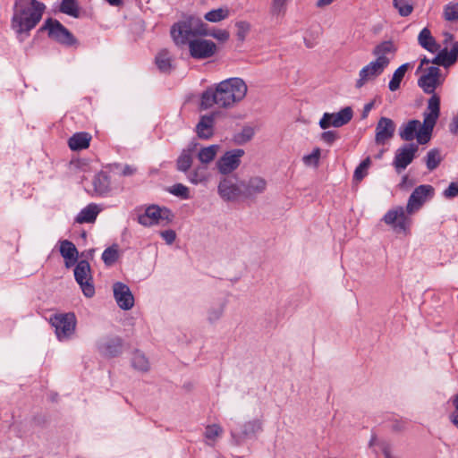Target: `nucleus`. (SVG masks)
<instances>
[{
    "mask_svg": "<svg viewBox=\"0 0 458 458\" xmlns=\"http://www.w3.org/2000/svg\"><path fill=\"white\" fill-rule=\"evenodd\" d=\"M435 189L429 184H422L416 187L409 197L406 208L395 207L388 210L383 221L393 227L396 233H410L412 223L410 216L418 212L422 206L434 197Z\"/></svg>",
    "mask_w": 458,
    "mask_h": 458,
    "instance_id": "nucleus-1",
    "label": "nucleus"
},
{
    "mask_svg": "<svg viewBox=\"0 0 458 458\" xmlns=\"http://www.w3.org/2000/svg\"><path fill=\"white\" fill-rule=\"evenodd\" d=\"M46 5L38 0H15L13 28L28 34L42 19Z\"/></svg>",
    "mask_w": 458,
    "mask_h": 458,
    "instance_id": "nucleus-2",
    "label": "nucleus"
},
{
    "mask_svg": "<svg viewBox=\"0 0 458 458\" xmlns=\"http://www.w3.org/2000/svg\"><path fill=\"white\" fill-rule=\"evenodd\" d=\"M208 34V25L201 19L193 16L174 24L171 29V35L176 45H185L195 36Z\"/></svg>",
    "mask_w": 458,
    "mask_h": 458,
    "instance_id": "nucleus-3",
    "label": "nucleus"
},
{
    "mask_svg": "<svg viewBox=\"0 0 458 458\" xmlns=\"http://www.w3.org/2000/svg\"><path fill=\"white\" fill-rule=\"evenodd\" d=\"M267 181L260 176H253L248 182L240 181L231 175V199H254L266 191Z\"/></svg>",
    "mask_w": 458,
    "mask_h": 458,
    "instance_id": "nucleus-4",
    "label": "nucleus"
},
{
    "mask_svg": "<svg viewBox=\"0 0 458 458\" xmlns=\"http://www.w3.org/2000/svg\"><path fill=\"white\" fill-rule=\"evenodd\" d=\"M229 103V79L221 81L215 89L208 88L200 98L199 108L207 110L216 105L221 107L227 106Z\"/></svg>",
    "mask_w": 458,
    "mask_h": 458,
    "instance_id": "nucleus-5",
    "label": "nucleus"
},
{
    "mask_svg": "<svg viewBox=\"0 0 458 458\" xmlns=\"http://www.w3.org/2000/svg\"><path fill=\"white\" fill-rule=\"evenodd\" d=\"M50 323L55 327L57 339L61 342L72 337L76 329V317L74 313L55 314L50 318Z\"/></svg>",
    "mask_w": 458,
    "mask_h": 458,
    "instance_id": "nucleus-6",
    "label": "nucleus"
},
{
    "mask_svg": "<svg viewBox=\"0 0 458 458\" xmlns=\"http://www.w3.org/2000/svg\"><path fill=\"white\" fill-rule=\"evenodd\" d=\"M419 150V145L413 142L399 147L394 153L393 166L397 174H401L412 163Z\"/></svg>",
    "mask_w": 458,
    "mask_h": 458,
    "instance_id": "nucleus-7",
    "label": "nucleus"
},
{
    "mask_svg": "<svg viewBox=\"0 0 458 458\" xmlns=\"http://www.w3.org/2000/svg\"><path fill=\"white\" fill-rule=\"evenodd\" d=\"M74 277L83 294L90 298L95 294V287L92 284L90 265L87 260H80L74 268Z\"/></svg>",
    "mask_w": 458,
    "mask_h": 458,
    "instance_id": "nucleus-8",
    "label": "nucleus"
},
{
    "mask_svg": "<svg viewBox=\"0 0 458 458\" xmlns=\"http://www.w3.org/2000/svg\"><path fill=\"white\" fill-rule=\"evenodd\" d=\"M423 131V123H421L419 120H410L406 123H403L399 128V136L404 141H411L414 139L417 140L416 144H426L431 138L432 131H428V138L421 137V131Z\"/></svg>",
    "mask_w": 458,
    "mask_h": 458,
    "instance_id": "nucleus-9",
    "label": "nucleus"
},
{
    "mask_svg": "<svg viewBox=\"0 0 458 458\" xmlns=\"http://www.w3.org/2000/svg\"><path fill=\"white\" fill-rule=\"evenodd\" d=\"M40 30H47L48 36L61 44L72 46L75 42L72 33L56 20L47 19Z\"/></svg>",
    "mask_w": 458,
    "mask_h": 458,
    "instance_id": "nucleus-10",
    "label": "nucleus"
},
{
    "mask_svg": "<svg viewBox=\"0 0 458 458\" xmlns=\"http://www.w3.org/2000/svg\"><path fill=\"white\" fill-rule=\"evenodd\" d=\"M440 114V98L433 94L428 100L427 109L423 114V131L421 137L428 138V131H433L437 121Z\"/></svg>",
    "mask_w": 458,
    "mask_h": 458,
    "instance_id": "nucleus-11",
    "label": "nucleus"
},
{
    "mask_svg": "<svg viewBox=\"0 0 458 458\" xmlns=\"http://www.w3.org/2000/svg\"><path fill=\"white\" fill-rule=\"evenodd\" d=\"M440 69L437 66H430L424 71L418 80V85L427 94H435L436 89L443 83Z\"/></svg>",
    "mask_w": 458,
    "mask_h": 458,
    "instance_id": "nucleus-12",
    "label": "nucleus"
},
{
    "mask_svg": "<svg viewBox=\"0 0 458 458\" xmlns=\"http://www.w3.org/2000/svg\"><path fill=\"white\" fill-rule=\"evenodd\" d=\"M352 109L350 106L343 108L338 113H325L319 121V126L323 130L330 126L341 127L352 120Z\"/></svg>",
    "mask_w": 458,
    "mask_h": 458,
    "instance_id": "nucleus-13",
    "label": "nucleus"
},
{
    "mask_svg": "<svg viewBox=\"0 0 458 458\" xmlns=\"http://www.w3.org/2000/svg\"><path fill=\"white\" fill-rule=\"evenodd\" d=\"M99 353L107 358L120 355L123 350V340L119 336H105L97 344Z\"/></svg>",
    "mask_w": 458,
    "mask_h": 458,
    "instance_id": "nucleus-14",
    "label": "nucleus"
},
{
    "mask_svg": "<svg viewBox=\"0 0 458 458\" xmlns=\"http://www.w3.org/2000/svg\"><path fill=\"white\" fill-rule=\"evenodd\" d=\"M216 169L224 176L218 185V193L224 200L229 201V182L227 181V175L229 174V150L225 151L216 161Z\"/></svg>",
    "mask_w": 458,
    "mask_h": 458,
    "instance_id": "nucleus-15",
    "label": "nucleus"
},
{
    "mask_svg": "<svg viewBox=\"0 0 458 458\" xmlns=\"http://www.w3.org/2000/svg\"><path fill=\"white\" fill-rule=\"evenodd\" d=\"M113 292L114 300L120 309L129 310L133 307L134 297L128 285L116 282L113 285Z\"/></svg>",
    "mask_w": 458,
    "mask_h": 458,
    "instance_id": "nucleus-16",
    "label": "nucleus"
},
{
    "mask_svg": "<svg viewBox=\"0 0 458 458\" xmlns=\"http://www.w3.org/2000/svg\"><path fill=\"white\" fill-rule=\"evenodd\" d=\"M187 44H189L191 55L194 58H208L216 51V45L211 40L190 38Z\"/></svg>",
    "mask_w": 458,
    "mask_h": 458,
    "instance_id": "nucleus-17",
    "label": "nucleus"
},
{
    "mask_svg": "<svg viewBox=\"0 0 458 458\" xmlns=\"http://www.w3.org/2000/svg\"><path fill=\"white\" fill-rule=\"evenodd\" d=\"M395 123L387 117H381L376 126L375 141L377 145H384L394 135Z\"/></svg>",
    "mask_w": 458,
    "mask_h": 458,
    "instance_id": "nucleus-18",
    "label": "nucleus"
},
{
    "mask_svg": "<svg viewBox=\"0 0 458 458\" xmlns=\"http://www.w3.org/2000/svg\"><path fill=\"white\" fill-rule=\"evenodd\" d=\"M170 211L167 208H160L157 206H149L145 212L138 216V222L144 226H151L159 222L160 219L168 218Z\"/></svg>",
    "mask_w": 458,
    "mask_h": 458,
    "instance_id": "nucleus-19",
    "label": "nucleus"
},
{
    "mask_svg": "<svg viewBox=\"0 0 458 458\" xmlns=\"http://www.w3.org/2000/svg\"><path fill=\"white\" fill-rule=\"evenodd\" d=\"M386 67L375 60L364 66L359 72V79L356 81L357 89L362 88L367 82L374 81L383 73Z\"/></svg>",
    "mask_w": 458,
    "mask_h": 458,
    "instance_id": "nucleus-20",
    "label": "nucleus"
},
{
    "mask_svg": "<svg viewBox=\"0 0 458 458\" xmlns=\"http://www.w3.org/2000/svg\"><path fill=\"white\" fill-rule=\"evenodd\" d=\"M395 52L396 47L392 41L388 40L377 45L373 49L372 54L377 57L375 61L386 68Z\"/></svg>",
    "mask_w": 458,
    "mask_h": 458,
    "instance_id": "nucleus-21",
    "label": "nucleus"
},
{
    "mask_svg": "<svg viewBox=\"0 0 458 458\" xmlns=\"http://www.w3.org/2000/svg\"><path fill=\"white\" fill-rule=\"evenodd\" d=\"M215 114L202 115L196 125V133L199 139L208 140L214 134Z\"/></svg>",
    "mask_w": 458,
    "mask_h": 458,
    "instance_id": "nucleus-22",
    "label": "nucleus"
},
{
    "mask_svg": "<svg viewBox=\"0 0 458 458\" xmlns=\"http://www.w3.org/2000/svg\"><path fill=\"white\" fill-rule=\"evenodd\" d=\"M251 29V24L246 21H238L234 24V51L242 52L243 42L249 35Z\"/></svg>",
    "mask_w": 458,
    "mask_h": 458,
    "instance_id": "nucleus-23",
    "label": "nucleus"
},
{
    "mask_svg": "<svg viewBox=\"0 0 458 458\" xmlns=\"http://www.w3.org/2000/svg\"><path fill=\"white\" fill-rule=\"evenodd\" d=\"M256 127L251 123L243 124L240 131H234L231 140L236 145H243L252 140Z\"/></svg>",
    "mask_w": 458,
    "mask_h": 458,
    "instance_id": "nucleus-24",
    "label": "nucleus"
},
{
    "mask_svg": "<svg viewBox=\"0 0 458 458\" xmlns=\"http://www.w3.org/2000/svg\"><path fill=\"white\" fill-rule=\"evenodd\" d=\"M248 86L241 78H231V104L239 103L244 99Z\"/></svg>",
    "mask_w": 458,
    "mask_h": 458,
    "instance_id": "nucleus-25",
    "label": "nucleus"
},
{
    "mask_svg": "<svg viewBox=\"0 0 458 458\" xmlns=\"http://www.w3.org/2000/svg\"><path fill=\"white\" fill-rule=\"evenodd\" d=\"M93 193L98 196L107 194L110 190V178L105 172L98 173L92 181Z\"/></svg>",
    "mask_w": 458,
    "mask_h": 458,
    "instance_id": "nucleus-26",
    "label": "nucleus"
},
{
    "mask_svg": "<svg viewBox=\"0 0 458 458\" xmlns=\"http://www.w3.org/2000/svg\"><path fill=\"white\" fill-rule=\"evenodd\" d=\"M418 42L424 49L431 53L439 51L440 46L437 44L428 28L421 30L418 36Z\"/></svg>",
    "mask_w": 458,
    "mask_h": 458,
    "instance_id": "nucleus-27",
    "label": "nucleus"
},
{
    "mask_svg": "<svg viewBox=\"0 0 458 458\" xmlns=\"http://www.w3.org/2000/svg\"><path fill=\"white\" fill-rule=\"evenodd\" d=\"M197 145L198 143H191L187 149L182 150L176 161L177 170L183 173H187L189 171L193 162V157L191 152L194 150Z\"/></svg>",
    "mask_w": 458,
    "mask_h": 458,
    "instance_id": "nucleus-28",
    "label": "nucleus"
},
{
    "mask_svg": "<svg viewBox=\"0 0 458 458\" xmlns=\"http://www.w3.org/2000/svg\"><path fill=\"white\" fill-rule=\"evenodd\" d=\"M91 136L88 132H77L68 140V145L72 150L85 149L89 146Z\"/></svg>",
    "mask_w": 458,
    "mask_h": 458,
    "instance_id": "nucleus-29",
    "label": "nucleus"
},
{
    "mask_svg": "<svg viewBox=\"0 0 458 458\" xmlns=\"http://www.w3.org/2000/svg\"><path fill=\"white\" fill-rule=\"evenodd\" d=\"M99 212L100 208L98 207V205L89 204L81 210V212L77 215L75 221L79 224L93 223Z\"/></svg>",
    "mask_w": 458,
    "mask_h": 458,
    "instance_id": "nucleus-30",
    "label": "nucleus"
},
{
    "mask_svg": "<svg viewBox=\"0 0 458 458\" xmlns=\"http://www.w3.org/2000/svg\"><path fill=\"white\" fill-rule=\"evenodd\" d=\"M220 149V146L213 144L208 147L201 148L197 155L199 161L203 165L211 163Z\"/></svg>",
    "mask_w": 458,
    "mask_h": 458,
    "instance_id": "nucleus-31",
    "label": "nucleus"
},
{
    "mask_svg": "<svg viewBox=\"0 0 458 458\" xmlns=\"http://www.w3.org/2000/svg\"><path fill=\"white\" fill-rule=\"evenodd\" d=\"M440 55H442V62L444 63V67L447 68L454 64L458 59V41L454 42L450 50H448L447 47L439 51Z\"/></svg>",
    "mask_w": 458,
    "mask_h": 458,
    "instance_id": "nucleus-32",
    "label": "nucleus"
},
{
    "mask_svg": "<svg viewBox=\"0 0 458 458\" xmlns=\"http://www.w3.org/2000/svg\"><path fill=\"white\" fill-rule=\"evenodd\" d=\"M155 60L160 72L165 73L170 72L172 70V56L166 49L158 52Z\"/></svg>",
    "mask_w": 458,
    "mask_h": 458,
    "instance_id": "nucleus-33",
    "label": "nucleus"
},
{
    "mask_svg": "<svg viewBox=\"0 0 458 458\" xmlns=\"http://www.w3.org/2000/svg\"><path fill=\"white\" fill-rule=\"evenodd\" d=\"M408 64H403L394 71L388 84V88L391 91H395L400 88L401 82L408 70Z\"/></svg>",
    "mask_w": 458,
    "mask_h": 458,
    "instance_id": "nucleus-34",
    "label": "nucleus"
},
{
    "mask_svg": "<svg viewBox=\"0 0 458 458\" xmlns=\"http://www.w3.org/2000/svg\"><path fill=\"white\" fill-rule=\"evenodd\" d=\"M132 367L140 371L146 372L149 369V362L147 357L140 352H135L131 358Z\"/></svg>",
    "mask_w": 458,
    "mask_h": 458,
    "instance_id": "nucleus-35",
    "label": "nucleus"
},
{
    "mask_svg": "<svg viewBox=\"0 0 458 458\" xmlns=\"http://www.w3.org/2000/svg\"><path fill=\"white\" fill-rule=\"evenodd\" d=\"M119 257L117 245H112L106 248L102 253V260L106 266L110 267L115 263Z\"/></svg>",
    "mask_w": 458,
    "mask_h": 458,
    "instance_id": "nucleus-36",
    "label": "nucleus"
},
{
    "mask_svg": "<svg viewBox=\"0 0 458 458\" xmlns=\"http://www.w3.org/2000/svg\"><path fill=\"white\" fill-rule=\"evenodd\" d=\"M442 160L440 151L437 148H432L427 153L426 165L429 171L436 169Z\"/></svg>",
    "mask_w": 458,
    "mask_h": 458,
    "instance_id": "nucleus-37",
    "label": "nucleus"
},
{
    "mask_svg": "<svg viewBox=\"0 0 458 458\" xmlns=\"http://www.w3.org/2000/svg\"><path fill=\"white\" fill-rule=\"evenodd\" d=\"M60 253L64 259H71L78 256L76 246L68 240L60 242Z\"/></svg>",
    "mask_w": 458,
    "mask_h": 458,
    "instance_id": "nucleus-38",
    "label": "nucleus"
},
{
    "mask_svg": "<svg viewBox=\"0 0 458 458\" xmlns=\"http://www.w3.org/2000/svg\"><path fill=\"white\" fill-rule=\"evenodd\" d=\"M60 12L77 18L79 16V6L76 0H63L60 4Z\"/></svg>",
    "mask_w": 458,
    "mask_h": 458,
    "instance_id": "nucleus-39",
    "label": "nucleus"
},
{
    "mask_svg": "<svg viewBox=\"0 0 458 458\" xmlns=\"http://www.w3.org/2000/svg\"><path fill=\"white\" fill-rule=\"evenodd\" d=\"M229 15V10L227 8H218L208 12L204 18L210 22H218L225 20Z\"/></svg>",
    "mask_w": 458,
    "mask_h": 458,
    "instance_id": "nucleus-40",
    "label": "nucleus"
},
{
    "mask_svg": "<svg viewBox=\"0 0 458 458\" xmlns=\"http://www.w3.org/2000/svg\"><path fill=\"white\" fill-rule=\"evenodd\" d=\"M393 5L403 17L409 16L413 11V5L410 0H393Z\"/></svg>",
    "mask_w": 458,
    "mask_h": 458,
    "instance_id": "nucleus-41",
    "label": "nucleus"
},
{
    "mask_svg": "<svg viewBox=\"0 0 458 458\" xmlns=\"http://www.w3.org/2000/svg\"><path fill=\"white\" fill-rule=\"evenodd\" d=\"M370 163V157H368L356 167L353 174V179L356 182H360L367 175Z\"/></svg>",
    "mask_w": 458,
    "mask_h": 458,
    "instance_id": "nucleus-42",
    "label": "nucleus"
},
{
    "mask_svg": "<svg viewBox=\"0 0 458 458\" xmlns=\"http://www.w3.org/2000/svg\"><path fill=\"white\" fill-rule=\"evenodd\" d=\"M444 18L448 21H458V3H449L445 6Z\"/></svg>",
    "mask_w": 458,
    "mask_h": 458,
    "instance_id": "nucleus-43",
    "label": "nucleus"
},
{
    "mask_svg": "<svg viewBox=\"0 0 458 458\" xmlns=\"http://www.w3.org/2000/svg\"><path fill=\"white\" fill-rule=\"evenodd\" d=\"M169 192L174 196L180 197L182 199H190V191L189 188L182 183H176L173 185Z\"/></svg>",
    "mask_w": 458,
    "mask_h": 458,
    "instance_id": "nucleus-44",
    "label": "nucleus"
},
{
    "mask_svg": "<svg viewBox=\"0 0 458 458\" xmlns=\"http://www.w3.org/2000/svg\"><path fill=\"white\" fill-rule=\"evenodd\" d=\"M321 155V150L319 148H316L310 155H306L303 157L302 160L306 165H313L317 167L319 163V158Z\"/></svg>",
    "mask_w": 458,
    "mask_h": 458,
    "instance_id": "nucleus-45",
    "label": "nucleus"
},
{
    "mask_svg": "<svg viewBox=\"0 0 458 458\" xmlns=\"http://www.w3.org/2000/svg\"><path fill=\"white\" fill-rule=\"evenodd\" d=\"M374 445H378L380 450L382 451L385 458H395L393 454H392V451H391V446L390 445L386 442V441H381L379 443H377V437L375 436H372L370 441H369V445L372 446Z\"/></svg>",
    "mask_w": 458,
    "mask_h": 458,
    "instance_id": "nucleus-46",
    "label": "nucleus"
},
{
    "mask_svg": "<svg viewBox=\"0 0 458 458\" xmlns=\"http://www.w3.org/2000/svg\"><path fill=\"white\" fill-rule=\"evenodd\" d=\"M244 155V150L242 148L231 149V173L238 168L240 165V158Z\"/></svg>",
    "mask_w": 458,
    "mask_h": 458,
    "instance_id": "nucleus-47",
    "label": "nucleus"
},
{
    "mask_svg": "<svg viewBox=\"0 0 458 458\" xmlns=\"http://www.w3.org/2000/svg\"><path fill=\"white\" fill-rule=\"evenodd\" d=\"M114 168L117 169L122 176H132L137 173V167L131 165L115 164Z\"/></svg>",
    "mask_w": 458,
    "mask_h": 458,
    "instance_id": "nucleus-48",
    "label": "nucleus"
},
{
    "mask_svg": "<svg viewBox=\"0 0 458 458\" xmlns=\"http://www.w3.org/2000/svg\"><path fill=\"white\" fill-rule=\"evenodd\" d=\"M287 0H273L271 12L273 14H281L285 12Z\"/></svg>",
    "mask_w": 458,
    "mask_h": 458,
    "instance_id": "nucleus-49",
    "label": "nucleus"
},
{
    "mask_svg": "<svg viewBox=\"0 0 458 458\" xmlns=\"http://www.w3.org/2000/svg\"><path fill=\"white\" fill-rule=\"evenodd\" d=\"M221 433L220 427L216 425L208 426L205 430V437L208 440H215Z\"/></svg>",
    "mask_w": 458,
    "mask_h": 458,
    "instance_id": "nucleus-50",
    "label": "nucleus"
},
{
    "mask_svg": "<svg viewBox=\"0 0 458 458\" xmlns=\"http://www.w3.org/2000/svg\"><path fill=\"white\" fill-rule=\"evenodd\" d=\"M189 181L193 184H198L205 181V176L199 172V169H195L188 174Z\"/></svg>",
    "mask_w": 458,
    "mask_h": 458,
    "instance_id": "nucleus-51",
    "label": "nucleus"
},
{
    "mask_svg": "<svg viewBox=\"0 0 458 458\" xmlns=\"http://www.w3.org/2000/svg\"><path fill=\"white\" fill-rule=\"evenodd\" d=\"M443 194L446 199H452L458 196V182H451Z\"/></svg>",
    "mask_w": 458,
    "mask_h": 458,
    "instance_id": "nucleus-52",
    "label": "nucleus"
},
{
    "mask_svg": "<svg viewBox=\"0 0 458 458\" xmlns=\"http://www.w3.org/2000/svg\"><path fill=\"white\" fill-rule=\"evenodd\" d=\"M338 138V134L334 131H324L320 136V139L329 145L332 144Z\"/></svg>",
    "mask_w": 458,
    "mask_h": 458,
    "instance_id": "nucleus-53",
    "label": "nucleus"
},
{
    "mask_svg": "<svg viewBox=\"0 0 458 458\" xmlns=\"http://www.w3.org/2000/svg\"><path fill=\"white\" fill-rule=\"evenodd\" d=\"M161 236L168 244H172L175 241L176 233L174 230H165L161 232Z\"/></svg>",
    "mask_w": 458,
    "mask_h": 458,
    "instance_id": "nucleus-54",
    "label": "nucleus"
},
{
    "mask_svg": "<svg viewBox=\"0 0 458 458\" xmlns=\"http://www.w3.org/2000/svg\"><path fill=\"white\" fill-rule=\"evenodd\" d=\"M453 404L454 411L451 414V420L458 428V394L454 395Z\"/></svg>",
    "mask_w": 458,
    "mask_h": 458,
    "instance_id": "nucleus-55",
    "label": "nucleus"
},
{
    "mask_svg": "<svg viewBox=\"0 0 458 458\" xmlns=\"http://www.w3.org/2000/svg\"><path fill=\"white\" fill-rule=\"evenodd\" d=\"M223 314V309L221 307H218L216 309H213L209 310L208 312V320L211 322L216 321Z\"/></svg>",
    "mask_w": 458,
    "mask_h": 458,
    "instance_id": "nucleus-56",
    "label": "nucleus"
},
{
    "mask_svg": "<svg viewBox=\"0 0 458 458\" xmlns=\"http://www.w3.org/2000/svg\"><path fill=\"white\" fill-rule=\"evenodd\" d=\"M374 105H375V101L372 100L369 103H367L364 107H363V111H362V118H366L369 114V113L371 111V109L374 107Z\"/></svg>",
    "mask_w": 458,
    "mask_h": 458,
    "instance_id": "nucleus-57",
    "label": "nucleus"
},
{
    "mask_svg": "<svg viewBox=\"0 0 458 458\" xmlns=\"http://www.w3.org/2000/svg\"><path fill=\"white\" fill-rule=\"evenodd\" d=\"M77 259H78V256H75L71 259H64L65 267L69 268V267L74 266V264L77 262Z\"/></svg>",
    "mask_w": 458,
    "mask_h": 458,
    "instance_id": "nucleus-58",
    "label": "nucleus"
},
{
    "mask_svg": "<svg viewBox=\"0 0 458 458\" xmlns=\"http://www.w3.org/2000/svg\"><path fill=\"white\" fill-rule=\"evenodd\" d=\"M430 63L433 64L444 66V63L442 62V55H440L439 52L432 60H430Z\"/></svg>",
    "mask_w": 458,
    "mask_h": 458,
    "instance_id": "nucleus-59",
    "label": "nucleus"
},
{
    "mask_svg": "<svg viewBox=\"0 0 458 458\" xmlns=\"http://www.w3.org/2000/svg\"><path fill=\"white\" fill-rule=\"evenodd\" d=\"M334 1L335 0H318L316 5H317V7L322 8V7L329 5Z\"/></svg>",
    "mask_w": 458,
    "mask_h": 458,
    "instance_id": "nucleus-60",
    "label": "nucleus"
},
{
    "mask_svg": "<svg viewBox=\"0 0 458 458\" xmlns=\"http://www.w3.org/2000/svg\"><path fill=\"white\" fill-rule=\"evenodd\" d=\"M444 44L447 45L449 42H452L454 39V36L451 33L445 32L444 33Z\"/></svg>",
    "mask_w": 458,
    "mask_h": 458,
    "instance_id": "nucleus-61",
    "label": "nucleus"
},
{
    "mask_svg": "<svg viewBox=\"0 0 458 458\" xmlns=\"http://www.w3.org/2000/svg\"><path fill=\"white\" fill-rule=\"evenodd\" d=\"M109 4L113 6H120L123 4V0H106Z\"/></svg>",
    "mask_w": 458,
    "mask_h": 458,
    "instance_id": "nucleus-62",
    "label": "nucleus"
},
{
    "mask_svg": "<svg viewBox=\"0 0 458 458\" xmlns=\"http://www.w3.org/2000/svg\"><path fill=\"white\" fill-rule=\"evenodd\" d=\"M429 63H430V60H429V59H428L427 57L422 58V59H421V61H420V67H419V70H420L422 66H424V65H426V64H428Z\"/></svg>",
    "mask_w": 458,
    "mask_h": 458,
    "instance_id": "nucleus-63",
    "label": "nucleus"
},
{
    "mask_svg": "<svg viewBox=\"0 0 458 458\" xmlns=\"http://www.w3.org/2000/svg\"><path fill=\"white\" fill-rule=\"evenodd\" d=\"M94 254V249H91L88 251L87 258H92Z\"/></svg>",
    "mask_w": 458,
    "mask_h": 458,
    "instance_id": "nucleus-64",
    "label": "nucleus"
}]
</instances>
